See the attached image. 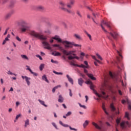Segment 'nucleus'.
I'll list each match as a JSON object with an SVG mask.
<instances>
[{
  "label": "nucleus",
  "instance_id": "obj_1",
  "mask_svg": "<svg viewBox=\"0 0 131 131\" xmlns=\"http://www.w3.org/2000/svg\"><path fill=\"white\" fill-rule=\"evenodd\" d=\"M29 33L30 35H31V36H33L34 37H35L36 38H38L39 39H41V40H44L42 42L43 46H44L45 47L44 49H47V50L52 49V47H51L49 42H47V39H48L47 36L43 35H41L34 30L30 31Z\"/></svg>",
  "mask_w": 131,
  "mask_h": 131
},
{
  "label": "nucleus",
  "instance_id": "obj_2",
  "mask_svg": "<svg viewBox=\"0 0 131 131\" xmlns=\"http://www.w3.org/2000/svg\"><path fill=\"white\" fill-rule=\"evenodd\" d=\"M85 83H86V84H90V88L91 90H92L93 91L94 94H95L97 97H98V98H103V99H108V97L109 96L108 95H106V93H105L104 92H102L103 95H100L99 94V93H97V91H96V90L94 89H95V86L93 84V82H91V81H87L85 82Z\"/></svg>",
  "mask_w": 131,
  "mask_h": 131
},
{
  "label": "nucleus",
  "instance_id": "obj_3",
  "mask_svg": "<svg viewBox=\"0 0 131 131\" xmlns=\"http://www.w3.org/2000/svg\"><path fill=\"white\" fill-rule=\"evenodd\" d=\"M52 38L53 39H55V40H57L58 42H61V43H63V45H72V46H74V47H79L80 48H81V45H78V44H75V43H74V42H70L68 41H63L58 36H55Z\"/></svg>",
  "mask_w": 131,
  "mask_h": 131
},
{
  "label": "nucleus",
  "instance_id": "obj_4",
  "mask_svg": "<svg viewBox=\"0 0 131 131\" xmlns=\"http://www.w3.org/2000/svg\"><path fill=\"white\" fill-rule=\"evenodd\" d=\"M18 24L20 26L19 30L22 33L26 32V31H28V29H29V27L27 26V23L26 21L24 20H21L19 21Z\"/></svg>",
  "mask_w": 131,
  "mask_h": 131
},
{
  "label": "nucleus",
  "instance_id": "obj_5",
  "mask_svg": "<svg viewBox=\"0 0 131 131\" xmlns=\"http://www.w3.org/2000/svg\"><path fill=\"white\" fill-rule=\"evenodd\" d=\"M52 47H54V48H58V50H60L63 53L64 55H66V56H70V55H72L73 53H74V51H71L69 52L66 51V50L62 48V47L60 46V45L58 44H54L52 45Z\"/></svg>",
  "mask_w": 131,
  "mask_h": 131
},
{
  "label": "nucleus",
  "instance_id": "obj_6",
  "mask_svg": "<svg viewBox=\"0 0 131 131\" xmlns=\"http://www.w3.org/2000/svg\"><path fill=\"white\" fill-rule=\"evenodd\" d=\"M103 24L106 25V26H107V27L109 28V29L111 30V28H112V24L110 21H108L107 20H102L101 21V24L100 25V26L102 30H103L104 32H107V30L105 29V28H104V27L103 26Z\"/></svg>",
  "mask_w": 131,
  "mask_h": 131
},
{
  "label": "nucleus",
  "instance_id": "obj_7",
  "mask_svg": "<svg viewBox=\"0 0 131 131\" xmlns=\"http://www.w3.org/2000/svg\"><path fill=\"white\" fill-rule=\"evenodd\" d=\"M60 5V8L62 10V11H64V12H67V13H68L69 14H72V11H71L70 10H68L65 8V6H66V4L63 1H60L59 2Z\"/></svg>",
  "mask_w": 131,
  "mask_h": 131
},
{
  "label": "nucleus",
  "instance_id": "obj_8",
  "mask_svg": "<svg viewBox=\"0 0 131 131\" xmlns=\"http://www.w3.org/2000/svg\"><path fill=\"white\" fill-rule=\"evenodd\" d=\"M120 126L122 129L126 128V127H129L130 126V124L128 121H123L120 123Z\"/></svg>",
  "mask_w": 131,
  "mask_h": 131
},
{
  "label": "nucleus",
  "instance_id": "obj_9",
  "mask_svg": "<svg viewBox=\"0 0 131 131\" xmlns=\"http://www.w3.org/2000/svg\"><path fill=\"white\" fill-rule=\"evenodd\" d=\"M92 124L97 129H102V127H103V123L101 121H99V125H98V124L96 123H95V122H93Z\"/></svg>",
  "mask_w": 131,
  "mask_h": 131
},
{
  "label": "nucleus",
  "instance_id": "obj_10",
  "mask_svg": "<svg viewBox=\"0 0 131 131\" xmlns=\"http://www.w3.org/2000/svg\"><path fill=\"white\" fill-rule=\"evenodd\" d=\"M59 123L61 124V125H62V126H64V127H69V128H70V129H71V130L77 131V129H76L75 128H72L71 126H70L67 124H64L61 121H59Z\"/></svg>",
  "mask_w": 131,
  "mask_h": 131
},
{
  "label": "nucleus",
  "instance_id": "obj_11",
  "mask_svg": "<svg viewBox=\"0 0 131 131\" xmlns=\"http://www.w3.org/2000/svg\"><path fill=\"white\" fill-rule=\"evenodd\" d=\"M13 14H14V11H11L8 13L6 14L5 16V20H9V19L11 18V16H12V15H13Z\"/></svg>",
  "mask_w": 131,
  "mask_h": 131
},
{
  "label": "nucleus",
  "instance_id": "obj_12",
  "mask_svg": "<svg viewBox=\"0 0 131 131\" xmlns=\"http://www.w3.org/2000/svg\"><path fill=\"white\" fill-rule=\"evenodd\" d=\"M109 33L114 39H116L117 38V36H118V33L116 32H114L113 33L110 32Z\"/></svg>",
  "mask_w": 131,
  "mask_h": 131
},
{
  "label": "nucleus",
  "instance_id": "obj_13",
  "mask_svg": "<svg viewBox=\"0 0 131 131\" xmlns=\"http://www.w3.org/2000/svg\"><path fill=\"white\" fill-rule=\"evenodd\" d=\"M84 81L82 79V78H80L78 79V83L79 85H80V86H82V84L83 83Z\"/></svg>",
  "mask_w": 131,
  "mask_h": 131
},
{
  "label": "nucleus",
  "instance_id": "obj_14",
  "mask_svg": "<svg viewBox=\"0 0 131 131\" xmlns=\"http://www.w3.org/2000/svg\"><path fill=\"white\" fill-rule=\"evenodd\" d=\"M67 77L69 81V82H70V83H71V84H73V79H72L71 77H70V76H69V75H67Z\"/></svg>",
  "mask_w": 131,
  "mask_h": 131
},
{
  "label": "nucleus",
  "instance_id": "obj_15",
  "mask_svg": "<svg viewBox=\"0 0 131 131\" xmlns=\"http://www.w3.org/2000/svg\"><path fill=\"white\" fill-rule=\"evenodd\" d=\"M36 8L37 10H38V11H42L45 10V7H43V6H38Z\"/></svg>",
  "mask_w": 131,
  "mask_h": 131
},
{
  "label": "nucleus",
  "instance_id": "obj_16",
  "mask_svg": "<svg viewBox=\"0 0 131 131\" xmlns=\"http://www.w3.org/2000/svg\"><path fill=\"white\" fill-rule=\"evenodd\" d=\"M52 55L55 57H58V56H61V53L60 52H57V51H54L52 53Z\"/></svg>",
  "mask_w": 131,
  "mask_h": 131
},
{
  "label": "nucleus",
  "instance_id": "obj_17",
  "mask_svg": "<svg viewBox=\"0 0 131 131\" xmlns=\"http://www.w3.org/2000/svg\"><path fill=\"white\" fill-rule=\"evenodd\" d=\"M42 79L47 82V83H50V81L48 80V78H47V75H44L42 76Z\"/></svg>",
  "mask_w": 131,
  "mask_h": 131
},
{
  "label": "nucleus",
  "instance_id": "obj_18",
  "mask_svg": "<svg viewBox=\"0 0 131 131\" xmlns=\"http://www.w3.org/2000/svg\"><path fill=\"white\" fill-rule=\"evenodd\" d=\"M117 53L120 57V58L117 57V60L118 62H119L120 61L121 58H122V56L121 55V54H120V52L118 50H117Z\"/></svg>",
  "mask_w": 131,
  "mask_h": 131
},
{
  "label": "nucleus",
  "instance_id": "obj_19",
  "mask_svg": "<svg viewBox=\"0 0 131 131\" xmlns=\"http://www.w3.org/2000/svg\"><path fill=\"white\" fill-rule=\"evenodd\" d=\"M88 76L92 80H96V78L94 77V75L92 74H88Z\"/></svg>",
  "mask_w": 131,
  "mask_h": 131
},
{
  "label": "nucleus",
  "instance_id": "obj_20",
  "mask_svg": "<svg viewBox=\"0 0 131 131\" xmlns=\"http://www.w3.org/2000/svg\"><path fill=\"white\" fill-rule=\"evenodd\" d=\"M74 37H75V38H76V39H81V36H80V35L78 34H74Z\"/></svg>",
  "mask_w": 131,
  "mask_h": 131
},
{
  "label": "nucleus",
  "instance_id": "obj_21",
  "mask_svg": "<svg viewBox=\"0 0 131 131\" xmlns=\"http://www.w3.org/2000/svg\"><path fill=\"white\" fill-rule=\"evenodd\" d=\"M102 108L103 110L104 111V113H105V114H106V115H108L109 114L108 113V112H107V111H106V107H105L104 103H102Z\"/></svg>",
  "mask_w": 131,
  "mask_h": 131
},
{
  "label": "nucleus",
  "instance_id": "obj_22",
  "mask_svg": "<svg viewBox=\"0 0 131 131\" xmlns=\"http://www.w3.org/2000/svg\"><path fill=\"white\" fill-rule=\"evenodd\" d=\"M63 101H64V99H63L62 95H59V98H58L59 103H63Z\"/></svg>",
  "mask_w": 131,
  "mask_h": 131
},
{
  "label": "nucleus",
  "instance_id": "obj_23",
  "mask_svg": "<svg viewBox=\"0 0 131 131\" xmlns=\"http://www.w3.org/2000/svg\"><path fill=\"white\" fill-rule=\"evenodd\" d=\"M89 122H90L88 120L85 121V122L83 124V126L84 128H85L86 127V126H88V125H89Z\"/></svg>",
  "mask_w": 131,
  "mask_h": 131
},
{
  "label": "nucleus",
  "instance_id": "obj_24",
  "mask_svg": "<svg viewBox=\"0 0 131 131\" xmlns=\"http://www.w3.org/2000/svg\"><path fill=\"white\" fill-rule=\"evenodd\" d=\"M110 107H111V111H113V112H114V111H115L116 110V108H115V107L113 105V103H112L111 104Z\"/></svg>",
  "mask_w": 131,
  "mask_h": 131
},
{
  "label": "nucleus",
  "instance_id": "obj_25",
  "mask_svg": "<svg viewBox=\"0 0 131 131\" xmlns=\"http://www.w3.org/2000/svg\"><path fill=\"white\" fill-rule=\"evenodd\" d=\"M38 101L40 103H41V105H42L43 106H45V107H48V105L45 104V101L41 100L40 99H39Z\"/></svg>",
  "mask_w": 131,
  "mask_h": 131
},
{
  "label": "nucleus",
  "instance_id": "obj_26",
  "mask_svg": "<svg viewBox=\"0 0 131 131\" xmlns=\"http://www.w3.org/2000/svg\"><path fill=\"white\" fill-rule=\"evenodd\" d=\"M20 57L22 58V59H24L25 60H29V58H28V57L25 55H21Z\"/></svg>",
  "mask_w": 131,
  "mask_h": 131
},
{
  "label": "nucleus",
  "instance_id": "obj_27",
  "mask_svg": "<svg viewBox=\"0 0 131 131\" xmlns=\"http://www.w3.org/2000/svg\"><path fill=\"white\" fill-rule=\"evenodd\" d=\"M44 33H45V34H51V30L49 29L46 30L44 31Z\"/></svg>",
  "mask_w": 131,
  "mask_h": 131
},
{
  "label": "nucleus",
  "instance_id": "obj_28",
  "mask_svg": "<svg viewBox=\"0 0 131 131\" xmlns=\"http://www.w3.org/2000/svg\"><path fill=\"white\" fill-rule=\"evenodd\" d=\"M30 78H28V77H26V81L28 84V85H30V82L29 81V80H30Z\"/></svg>",
  "mask_w": 131,
  "mask_h": 131
},
{
  "label": "nucleus",
  "instance_id": "obj_29",
  "mask_svg": "<svg viewBox=\"0 0 131 131\" xmlns=\"http://www.w3.org/2000/svg\"><path fill=\"white\" fill-rule=\"evenodd\" d=\"M7 73L8 75H14V76H17V74L12 73L11 71H8Z\"/></svg>",
  "mask_w": 131,
  "mask_h": 131
},
{
  "label": "nucleus",
  "instance_id": "obj_30",
  "mask_svg": "<svg viewBox=\"0 0 131 131\" xmlns=\"http://www.w3.org/2000/svg\"><path fill=\"white\" fill-rule=\"evenodd\" d=\"M28 125H29V119H28L25 121V127H27Z\"/></svg>",
  "mask_w": 131,
  "mask_h": 131
},
{
  "label": "nucleus",
  "instance_id": "obj_31",
  "mask_svg": "<svg viewBox=\"0 0 131 131\" xmlns=\"http://www.w3.org/2000/svg\"><path fill=\"white\" fill-rule=\"evenodd\" d=\"M43 68H45V64L41 63L39 66L40 71H42Z\"/></svg>",
  "mask_w": 131,
  "mask_h": 131
},
{
  "label": "nucleus",
  "instance_id": "obj_32",
  "mask_svg": "<svg viewBox=\"0 0 131 131\" xmlns=\"http://www.w3.org/2000/svg\"><path fill=\"white\" fill-rule=\"evenodd\" d=\"M85 33L86 34L88 37H89L90 40H93V39H92V35H91V34H89V33H88L86 31H85Z\"/></svg>",
  "mask_w": 131,
  "mask_h": 131
},
{
  "label": "nucleus",
  "instance_id": "obj_33",
  "mask_svg": "<svg viewBox=\"0 0 131 131\" xmlns=\"http://www.w3.org/2000/svg\"><path fill=\"white\" fill-rule=\"evenodd\" d=\"M125 117H126V118H127L128 120H129V119H130V118H129V114L127 112L125 113Z\"/></svg>",
  "mask_w": 131,
  "mask_h": 131
},
{
  "label": "nucleus",
  "instance_id": "obj_34",
  "mask_svg": "<svg viewBox=\"0 0 131 131\" xmlns=\"http://www.w3.org/2000/svg\"><path fill=\"white\" fill-rule=\"evenodd\" d=\"M72 45L66 44L64 45V47H65L66 49H69V48H73V47H72Z\"/></svg>",
  "mask_w": 131,
  "mask_h": 131
},
{
  "label": "nucleus",
  "instance_id": "obj_35",
  "mask_svg": "<svg viewBox=\"0 0 131 131\" xmlns=\"http://www.w3.org/2000/svg\"><path fill=\"white\" fill-rule=\"evenodd\" d=\"M53 73H55V74H57V75H62L63 73L61 72H58L55 71H53Z\"/></svg>",
  "mask_w": 131,
  "mask_h": 131
},
{
  "label": "nucleus",
  "instance_id": "obj_36",
  "mask_svg": "<svg viewBox=\"0 0 131 131\" xmlns=\"http://www.w3.org/2000/svg\"><path fill=\"white\" fill-rule=\"evenodd\" d=\"M109 75L111 76L112 78H115V75H113V74H112V72H109Z\"/></svg>",
  "mask_w": 131,
  "mask_h": 131
},
{
  "label": "nucleus",
  "instance_id": "obj_37",
  "mask_svg": "<svg viewBox=\"0 0 131 131\" xmlns=\"http://www.w3.org/2000/svg\"><path fill=\"white\" fill-rule=\"evenodd\" d=\"M93 59H94V60H95V61H97L98 62V63H99V64H101V61H100L99 60L96 59V56H92Z\"/></svg>",
  "mask_w": 131,
  "mask_h": 131
},
{
  "label": "nucleus",
  "instance_id": "obj_38",
  "mask_svg": "<svg viewBox=\"0 0 131 131\" xmlns=\"http://www.w3.org/2000/svg\"><path fill=\"white\" fill-rule=\"evenodd\" d=\"M84 63L85 64V65H86L85 66V68H90V67H89V64L88 63V61H84Z\"/></svg>",
  "mask_w": 131,
  "mask_h": 131
},
{
  "label": "nucleus",
  "instance_id": "obj_39",
  "mask_svg": "<svg viewBox=\"0 0 131 131\" xmlns=\"http://www.w3.org/2000/svg\"><path fill=\"white\" fill-rule=\"evenodd\" d=\"M77 67H80L81 68H85V66L83 65V64H81V65H77Z\"/></svg>",
  "mask_w": 131,
  "mask_h": 131
},
{
  "label": "nucleus",
  "instance_id": "obj_40",
  "mask_svg": "<svg viewBox=\"0 0 131 131\" xmlns=\"http://www.w3.org/2000/svg\"><path fill=\"white\" fill-rule=\"evenodd\" d=\"M77 14L79 16V17H80V18H82V15H81V14H80V12L78 11H77Z\"/></svg>",
  "mask_w": 131,
  "mask_h": 131
},
{
  "label": "nucleus",
  "instance_id": "obj_41",
  "mask_svg": "<svg viewBox=\"0 0 131 131\" xmlns=\"http://www.w3.org/2000/svg\"><path fill=\"white\" fill-rule=\"evenodd\" d=\"M79 105L81 108H83V109H86V106L85 105H82L80 103H79Z\"/></svg>",
  "mask_w": 131,
  "mask_h": 131
},
{
  "label": "nucleus",
  "instance_id": "obj_42",
  "mask_svg": "<svg viewBox=\"0 0 131 131\" xmlns=\"http://www.w3.org/2000/svg\"><path fill=\"white\" fill-rule=\"evenodd\" d=\"M75 3V1L74 0H71L70 4L73 6L74 5V3Z\"/></svg>",
  "mask_w": 131,
  "mask_h": 131
},
{
  "label": "nucleus",
  "instance_id": "obj_43",
  "mask_svg": "<svg viewBox=\"0 0 131 131\" xmlns=\"http://www.w3.org/2000/svg\"><path fill=\"white\" fill-rule=\"evenodd\" d=\"M70 65H72L73 66H77V64L74 63V62H73V61H71L70 62Z\"/></svg>",
  "mask_w": 131,
  "mask_h": 131
},
{
  "label": "nucleus",
  "instance_id": "obj_44",
  "mask_svg": "<svg viewBox=\"0 0 131 131\" xmlns=\"http://www.w3.org/2000/svg\"><path fill=\"white\" fill-rule=\"evenodd\" d=\"M36 57L37 58H39V59L40 60H42V57H41V56H40V55H38V54L36 55Z\"/></svg>",
  "mask_w": 131,
  "mask_h": 131
},
{
  "label": "nucleus",
  "instance_id": "obj_45",
  "mask_svg": "<svg viewBox=\"0 0 131 131\" xmlns=\"http://www.w3.org/2000/svg\"><path fill=\"white\" fill-rule=\"evenodd\" d=\"M96 56L98 57V59H100V60H103V59L102 58L101 56H100V55H99V54L97 53Z\"/></svg>",
  "mask_w": 131,
  "mask_h": 131
},
{
  "label": "nucleus",
  "instance_id": "obj_46",
  "mask_svg": "<svg viewBox=\"0 0 131 131\" xmlns=\"http://www.w3.org/2000/svg\"><path fill=\"white\" fill-rule=\"evenodd\" d=\"M71 114H72V113H71V112H69L66 115V116H67V117L70 116V115H71Z\"/></svg>",
  "mask_w": 131,
  "mask_h": 131
},
{
  "label": "nucleus",
  "instance_id": "obj_47",
  "mask_svg": "<svg viewBox=\"0 0 131 131\" xmlns=\"http://www.w3.org/2000/svg\"><path fill=\"white\" fill-rule=\"evenodd\" d=\"M69 60H73V59H74V56H70L68 57Z\"/></svg>",
  "mask_w": 131,
  "mask_h": 131
},
{
  "label": "nucleus",
  "instance_id": "obj_48",
  "mask_svg": "<svg viewBox=\"0 0 131 131\" xmlns=\"http://www.w3.org/2000/svg\"><path fill=\"white\" fill-rule=\"evenodd\" d=\"M51 62L52 63H54V64H57V63H58V61H54V59H51Z\"/></svg>",
  "mask_w": 131,
  "mask_h": 131
},
{
  "label": "nucleus",
  "instance_id": "obj_49",
  "mask_svg": "<svg viewBox=\"0 0 131 131\" xmlns=\"http://www.w3.org/2000/svg\"><path fill=\"white\" fill-rule=\"evenodd\" d=\"M31 73L32 74H33L34 76H37V74L36 73L32 72V71L31 72Z\"/></svg>",
  "mask_w": 131,
  "mask_h": 131
},
{
  "label": "nucleus",
  "instance_id": "obj_50",
  "mask_svg": "<svg viewBox=\"0 0 131 131\" xmlns=\"http://www.w3.org/2000/svg\"><path fill=\"white\" fill-rule=\"evenodd\" d=\"M116 122H117V125H118V124H119V123H120V120L119 119H117L116 120Z\"/></svg>",
  "mask_w": 131,
  "mask_h": 131
},
{
  "label": "nucleus",
  "instance_id": "obj_51",
  "mask_svg": "<svg viewBox=\"0 0 131 131\" xmlns=\"http://www.w3.org/2000/svg\"><path fill=\"white\" fill-rule=\"evenodd\" d=\"M67 7L69 8V9H71V8H72V6L71 5L70 3L68 4L67 5Z\"/></svg>",
  "mask_w": 131,
  "mask_h": 131
},
{
  "label": "nucleus",
  "instance_id": "obj_52",
  "mask_svg": "<svg viewBox=\"0 0 131 131\" xmlns=\"http://www.w3.org/2000/svg\"><path fill=\"white\" fill-rule=\"evenodd\" d=\"M26 67L27 68V70H29V71H30V72H31L32 71V70H31L29 68V66H26Z\"/></svg>",
  "mask_w": 131,
  "mask_h": 131
},
{
  "label": "nucleus",
  "instance_id": "obj_53",
  "mask_svg": "<svg viewBox=\"0 0 131 131\" xmlns=\"http://www.w3.org/2000/svg\"><path fill=\"white\" fill-rule=\"evenodd\" d=\"M85 99H86V100H85V102H86V103H88V101H89V97H88L87 95H86V96H85Z\"/></svg>",
  "mask_w": 131,
  "mask_h": 131
},
{
  "label": "nucleus",
  "instance_id": "obj_54",
  "mask_svg": "<svg viewBox=\"0 0 131 131\" xmlns=\"http://www.w3.org/2000/svg\"><path fill=\"white\" fill-rule=\"evenodd\" d=\"M56 90H57V87H54V88H53L52 92L55 93V92H56Z\"/></svg>",
  "mask_w": 131,
  "mask_h": 131
},
{
  "label": "nucleus",
  "instance_id": "obj_55",
  "mask_svg": "<svg viewBox=\"0 0 131 131\" xmlns=\"http://www.w3.org/2000/svg\"><path fill=\"white\" fill-rule=\"evenodd\" d=\"M84 73H85V74H86V75H88V74H89L88 72V71H87V70L86 69H84Z\"/></svg>",
  "mask_w": 131,
  "mask_h": 131
},
{
  "label": "nucleus",
  "instance_id": "obj_56",
  "mask_svg": "<svg viewBox=\"0 0 131 131\" xmlns=\"http://www.w3.org/2000/svg\"><path fill=\"white\" fill-rule=\"evenodd\" d=\"M8 30H9V29H6L4 34V35H6L7 34V33H8Z\"/></svg>",
  "mask_w": 131,
  "mask_h": 131
},
{
  "label": "nucleus",
  "instance_id": "obj_57",
  "mask_svg": "<svg viewBox=\"0 0 131 131\" xmlns=\"http://www.w3.org/2000/svg\"><path fill=\"white\" fill-rule=\"evenodd\" d=\"M69 91H70V97H72V92H71V89H69Z\"/></svg>",
  "mask_w": 131,
  "mask_h": 131
},
{
  "label": "nucleus",
  "instance_id": "obj_58",
  "mask_svg": "<svg viewBox=\"0 0 131 131\" xmlns=\"http://www.w3.org/2000/svg\"><path fill=\"white\" fill-rule=\"evenodd\" d=\"M20 116H21V114L17 115L15 119L17 120V119H18V118H19V117H20Z\"/></svg>",
  "mask_w": 131,
  "mask_h": 131
},
{
  "label": "nucleus",
  "instance_id": "obj_59",
  "mask_svg": "<svg viewBox=\"0 0 131 131\" xmlns=\"http://www.w3.org/2000/svg\"><path fill=\"white\" fill-rule=\"evenodd\" d=\"M52 125L55 127V128H57V125H56V123H52Z\"/></svg>",
  "mask_w": 131,
  "mask_h": 131
},
{
  "label": "nucleus",
  "instance_id": "obj_60",
  "mask_svg": "<svg viewBox=\"0 0 131 131\" xmlns=\"http://www.w3.org/2000/svg\"><path fill=\"white\" fill-rule=\"evenodd\" d=\"M16 39H17V40H18V41H21V39L19 38L18 36H16Z\"/></svg>",
  "mask_w": 131,
  "mask_h": 131
},
{
  "label": "nucleus",
  "instance_id": "obj_61",
  "mask_svg": "<svg viewBox=\"0 0 131 131\" xmlns=\"http://www.w3.org/2000/svg\"><path fill=\"white\" fill-rule=\"evenodd\" d=\"M40 55H41V56H45L46 55V54H45V53H43L42 52H41Z\"/></svg>",
  "mask_w": 131,
  "mask_h": 131
},
{
  "label": "nucleus",
  "instance_id": "obj_62",
  "mask_svg": "<svg viewBox=\"0 0 131 131\" xmlns=\"http://www.w3.org/2000/svg\"><path fill=\"white\" fill-rule=\"evenodd\" d=\"M118 93H119V95H120L121 96L122 95V92H121V91L119 90Z\"/></svg>",
  "mask_w": 131,
  "mask_h": 131
},
{
  "label": "nucleus",
  "instance_id": "obj_63",
  "mask_svg": "<svg viewBox=\"0 0 131 131\" xmlns=\"http://www.w3.org/2000/svg\"><path fill=\"white\" fill-rule=\"evenodd\" d=\"M8 0H3V4H6V3H7Z\"/></svg>",
  "mask_w": 131,
  "mask_h": 131
},
{
  "label": "nucleus",
  "instance_id": "obj_64",
  "mask_svg": "<svg viewBox=\"0 0 131 131\" xmlns=\"http://www.w3.org/2000/svg\"><path fill=\"white\" fill-rule=\"evenodd\" d=\"M128 109H129V110L131 111V105H130V104L128 105Z\"/></svg>",
  "mask_w": 131,
  "mask_h": 131
}]
</instances>
